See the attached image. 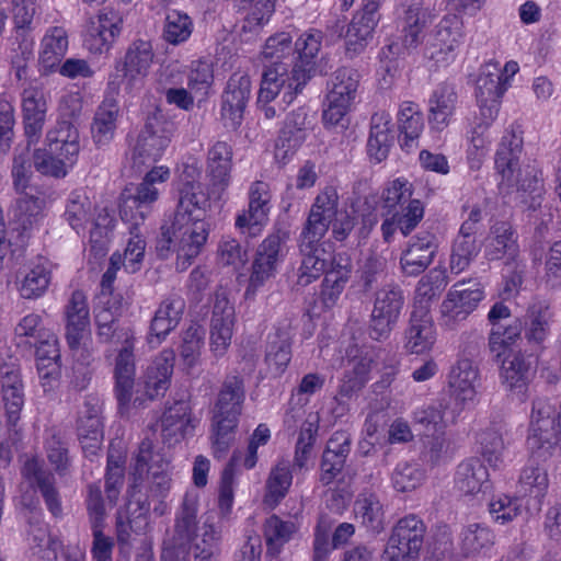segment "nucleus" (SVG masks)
<instances>
[{
    "mask_svg": "<svg viewBox=\"0 0 561 561\" xmlns=\"http://www.w3.org/2000/svg\"><path fill=\"white\" fill-rule=\"evenodd\" d=\"M320 37H297L293 45L290 37H267L262 50L265 59L286 58L297 54L301 65H295L289 71L282 61L266 66L262 75L257 102L270 103L283 91V100L290 104L310 79L309 70L304 68L312 62L320 51Z\"/></svg>",
    "mask_w": 561,
    "mask_h": 561,
    "instance_id": "nucleus-1",
    "label": "nucleus"
},
{
    "mask_svg": "<svg viewBox=\"0 0 561 561\" xmlns=\"http://www.w3.org/2000/svg\"><path fill=\"white\" fill-rule=\"evenodd\" d=\"M131 465L130 497H137L141 515L150 508V500H162L169 494L172 486L170 461L161 448L150 439L144 438L134 456Z\"/></svg>",
    "mask_w": 561,
    "mask_h": 561,
    "instance_id": "nucleus-2",
    "label": "nucleus"
},
{
    "mask_svg": "<svg viewBox=\"0 0 561 561\" xmlns=\"http://www.w3.org/2000/svg\"><path fill=\"white\" fill-rule=\"evenodd\" d=\"M208 195L203 184H187L178 186V202L173 216L175 232L182 237V255L197 256L208 238V227L203 220Z\"/></svg>",
    "mask_w": 561,
    "mask_h": 561,
    "instance_id": "nucleus-3",
    "label": "nucleus"
},
{
    "mask_svg": "<svg viewBox=\"0 0 561 561\" xmlns=\"http://www.w3.org/2000/svg\"><path fill=\"white\" fill-rule=\"evenodd\" d=\"M522 153V136L506 131L494 158L496 174L500 176L499 188L505 194L514 190L534 193L540 188L537 169L530 163L520 164Z\"/></svg>",
    "mask_w": 561,
    "mask_h": 561,
    "instance_id": "nucleus-4",
    "label": "nucleus"
},
{
    "mask_svg": "<svg viewBox=\"0 0 561 561\" xmlns=\"http://www.w3.org/2000/svg\"><path fill=\"white\" fill-rule=\"evenodd\" d=\"M359 87L357 70L342 67L328 84L327 103L322 113L325 126L339 125L355 103Z\"/></svg>",
    "mask_w": 561,
    "mask_h": 561,
    "instance_id": "nucleus-5",
    "label": "nucleus"
},
{
    "mask_svg": "<svg viewBox=\"0 0 561 561\" xmlns=\"http://www.w3.org/2000/svg\"><path fill=\"white\" fill-rule=\"evenodd\" d=\"M404 305V291L398 284H387L376 290L369 317V334L374 340L389 336L399 322Z\"/></svg>",
    "mask_w": 561,
    "mask_h": 561,
    "instance_id": "nucleus-6",
    "label": "nucleus"
},
{
    "mask_svg": "<svg viewBox=\"0 0 561 561\" xmlns=\"http://www.w3.org/2000/svg\"><path fill=\"white\" fill-rule=\"evenodd\" d=\"M426 533L422 519L408 515L397 522L392 528L381 561H410L417 557Z\"/></svg>",
    "mask_w": 561,
    "mask_h": 561,
    "instance_id": "nucleus-7",
    "label": "nucleus"
},
{
    "mask_svg": "<svg viewBox=\"0 0 561 561\" xmlns=\"http://www.w3.org/2000/svg\"><path fill=\"white\" fill-rule=\"evenodd\" d=\"M511 83L501 79L500 62L490 60L481 66L476 81V99L479 112L476 116L495 121L501 100Z\"/></svg>",
    "mask_w": 561,
    "mask_h": 561,
    "instance_id": "nucleus-8",
    "label": "nucleus"
},
{
    "mask_svg": "<svg viewBox=\"0 0 561 561\" xmlns=\"http://www.w3.org/2000/svg\"><path fill=\"white\" fill-rule=\"evenodd\" d=\"M483 298L480 283L461 280L448 291L440 306L442 325L454 330L457 324L468 318Z\"/></svg>",
    "mask_w": 561,
    "mask_h": 561,
    "instance_id": "nucleus-9",
    "label": "nucleus"
},
{
    "mask_svg": "<svg viewBox=\"0 0 561 561\" xmlns=\"http://www.w3.org/2000/svg\"><path fill=\"white\" fill-rule=\"evenodd\" d=\"M283 238L278 233H273L257 247L244 293L245 299H254L257 290L275 276L277 264L283 259Z\"/></svg>",
    "mask_w": 561,
    "mask_h": 561,
    "instance_id": "nucleus-10",
    "label": "nucleus"
},
{
    "mask_svg": "<svg viewBox=\"0 0 561 561\" xmlns=\"http://www.w3.org/2000/svg\"><path fill=\"white\" fill-rule=\"evenodd\" d=\"M219 541V531L214 526L205 524L202 537L193 545L164 539L160 561H191L192 552L196 561H216Z\"/></svg>",
    "mask_w": 561,
    "mask_h": 561,
    "instance_id": "nucleus-11",
    "label": "nucleus"
},
{
    "mask_svg": "<svg viewBox=\"0 0 561 561\" xmlns=\"http://www.w3.org/2000/svg\"><path fill=\"white\" fill-rule=\"evenodd\" d=\"M245 400L244 378L230 373L224 378L213 408V420L239 423Z\"/></svg>",
    "mask_w": 561,
    "mask_h": 561,
    "instance_id": "nucleus-12",
    "label": "nucleus"
},
{
    "mask_svg": "<svg viewBox=\"0 0 561 561\" xmlns=\"http://www.w3.org/2000/svg\"><path fill=\"white\" fill-rule=\"evenodd\" d=\"M119 92V82L110 81L107 93L96 107L91 124V134L98 147L108 145L115 136L121 108L116 95Z\"/></svg>",
    "mask_w": 561,
    "mask_h": 561,
    "instance_id": "nucleus-13",
    "label": "nucleus"
},
{
    "mask_svg": "<svg viewBox=\"0 0 561 561\" xmlns=\"http://www.w3.org/2000/svg\"><path fill=\"white\" fill-rule=\"evenodd\" d=\"M322 238H312L305 232L299 237V251L301 263L297 271V284L308 286L318 279L331 265V254L325 251L321 243Z\"/></svg>",
    "mask_w": 561,
    "mask_h": 561,
    "instance_id": "nucleus-14",
    "label": "nucleus"
},
{
    "mask_svg": "<svg viewBox=\"0 0 561 561\" xmlns=\"http://www.w3.org/2000/svg\"><path fill=\"white\" fill-rule=\"evenodd\" d=\"M152 60V44L149 39L138 38L129 46L122 66V82L128 93L142 88Z\"/></svg>",
    "mask_w": 561,
    "mask_h": 561,
    "instance_id": "nucleus-15",
    "label": "nucleus"
},
{
    "mask_svg": "<svg viewBox=\"0 0 561 561\" xmlns=\"http://www.w3.org/2000/svg\"><path fill=\"white\" fill-rule=\"evenodd\" d=\"M251 93V80L245 73H233L222 94L221 119L226 127L237 129Z\"/></svg>",
    "mask_w": 561,
    "mask_h": 561,
    "instance_id": "nucleus-16",
    "label": "nucleus"
},
{
    "mask_svg": "<svg viewBox=\"0 0 561 561\" xmlns=\"http://www.w3.org/2000/svg\"><path fill=\"white\" fill-rule=\"evenodd\" d=\"M159 191L152 184L142 180L135 190L126 187L121 194L119 215L123 221L140 226L151 210V205L158 201Z\"/></svg>",
    "mask_w": 561,
    "mask_h": 561,
    "instance_id": "nucleus-17",
    "label": "nucleus"
},
{
    "mask_svg": "<svg viewBox=\"0 0 561 561\" xmlns=\"http://www.w3.org/2000/svg\"><path fill=\"white\" fill-rule=\"evenodd\" d=\"M339 194L335 187L327 186L314 198L301 232L312 238H323L333 219L340 214Z\"/></svg>",
    "mask_w": 561,
    "mask_h": 561,
    "instance_id": "nucleus-18",
    "label": "nucleus"
},
{
    "mask_svg": "<svg viewBox=\"0 0 561 561\" xmlns=\"http://www.w3.org/2000/svg\"><path fill=\"white\" fill-rule=\"evenodd\" d=\"M437 251L436 238L424 231L412 237L400 256V267L407 276H417L433 262Z\"/></svg>",
    "mask_w": 561,
    "mask_h": 561,
    "instance_id": "nucleus-19",
    "label": "nucleus"
},
{
    "mask_svg": "<svg viewBox=\"0 0 561 561\" xmlns=\"http://www.w3.org/2000/svg\"><path fill=\"white\" fill-rule=\"evenodd\" d=\"M21 473L32 486L39 491L49 513L56 518L61 517V496L56 486L54 474L46 470L36 458L27 459L22 467Z\"/></svg>",
    "mask_w": 561,
    "mask_h": 561,
    "instance_id": "nucleus-20",
    "label": "nucleus"
},
{
    "mask_svg": "<svg viewBox=\"0 0 561 561\" xmlns=\"http://www.w3.org/2000/svg\"><path fill=\"white\" fill-rule=\"evenodd\" d=\"M135 342L122 346L115 357L114 365V393L118 410L124 413L128 410L133 397L136 376Z\"/></svg>",
    "mask_w": 561,
    "mask_h": 561,
    "instance_id": "nucleus-21",
    "label": "nucleus"
},
{
    "mask_svg": "<svg viewBox=\"0 0 561 561\" xmlns=\"http://www.w3.org/2000/svg\"><path fill=\"white\" fill-rule=\"evenodd\" d=\"M478 381L479 368L470 358H459L451 367L448 376V386L453 399L461 408L474 404Z\"/></svg>",
    "mask_w": 561,
    "mask_h": 561,
    "instance_id": "nucleus-22",
    "label": "nucleus"
},
{
    "mask_svg": "<svg viewBox=\"0 0 561 561\" xmlns=\"http://www.w3.org/2000/svg\"><path fill=\"white\" fill-rule=\"evenodd\" d=\"M551 456L552 455L538 457L535 456L533 451H529L528 461L522 469L517 481L518 496H529L534 499L538 508H540L542 500L549 488L547 468H545L540 462L547 461Z\"/></svg>",
    "mask_w": 561,
    "mask_h": 561,
    "instance_id": "nucleus-23",
    "label": "nucleus"
},
{
    "mask_svg": "<svg viewBox=\"0 0 561 561\" xmlns=\"http://www.w3.org/2000/svg\"><path fill=\"white\" fill-rule=\"evenodd\" d=\"M66 340L71 350H77L90 333V312L87 296L75 290L65 307Z\"/></svg>",
    "mask_w": 561,
    "mask_h": 561,
    "instance_id": "nucleus-24",
    "label": "nucleus"
},
{
    "mask_svg": "<svg viewBox=\"0 0 561 561\" xmlns=\"http://www.w3.org/2000/svg\"><path fill=\"white\" fill-rule=\"evenodd\" d=\"M36 367L44 392L56 390L61 377V364L58 341L53 334H47L36 347Z\"/></svg>",
    "mask_w": 561,
    "mask_h": 561,
    "instance_id": "nucleus-25",
    "label": "nucleus"
},
{
    "mask_svg": "<svg viewBox=\"0 0 561 561\" xmlns=\"http://www.w3.org/2000/svg\"><path fill=\"white\" fill-rule=\"evenodd\" d=\"M24 131L30 144L39 139L46 121L47 104L42 88L28 85L22 92Z\"/></svg>",
    "mask_w": 561,
    "mask_h": 561,
    "instance_id": "nucleus-26",
    "label": "nucleus"
},
{
    "mask_svg": "<svg viewBox=\"0 0 561 561\" xmlns=\"http://www.w3.org/2000/svg\"><path fill=\"white\" fill-rule=\"evenodd\" d=\"M185 309L181 295L172 293L159 304L150 324L149 343L160 344L180 323Z\"/></svg>",
    "mask_w": 561,
    "mask_h": 561,
    "instance_id": "nucleus-27",
    "label": "nucleus"
},
{
    "mask_svg": "<svg viewBox=\"0 0 561 561\" xmlns=\"http://www.w3.org/2000/svg\"><path fill=\"white\" fill-rule=\"evenodd\" d=\"M194 428L195 420L192 416V409L185 401L175 402L162 414V437L169 445L180 443L186 436L193 435Z\"/></svg>",
    "mask_w": 561,
    "mask_h": 561,
    "instance_id": "nucleus-28",
    "label": "nucleus"
},
{
    "mask_svg": "<svg viewBox=\"0 0 561 561\" xmlns=\"http://www.w3.org/2000/svg\"><path fill=\"white\" fill-rule=\"evenodd\" d=\"M350 451L351 435L345 431L334 432L322 456L320 481L323 484H330L342 472Z\"/></svg>",
    "mask_w": 561,
    "mask_h": 561,
    "instance_id": "nucleus-29",
    "label": "nucleus"
},
{
    "mask_svg": "<svg viewBox=\"0 0 561 561\" xmlns=\"http://www.w3.org/2000/svg\"><path fill=\"white\" fill-rule=\"evenodd\" d=\"M232 147L222 140L216 141L207 152L206 173L214 193H222L230 183Z\"/></svg>",
    "mask_w": 561,
    "mask_h": 561,
    "instance_id": "nucleus-30",
    "label": "nucleus"
},
{
    "mask_svg": "<svg viewBox=\"0 0 561 561\" xmlns=\"http://www.w3.org/2000/svg\"><path fill=\"white\" fill-rule=\"evenodd\" d=\"M436 331L427 312L412 311L404 335V348L411 354H423L432 350Z\"/></svg>",
    "mask_w": 561,
    "mask_h": 561,
    "instance_id": "nucleus-31",
    "label": "nucleus"
},
{
    "mask_svg": "<svg viewBox=\"0 0 561 561\" xmlns=\"http://www.w3.org/2000/svg\"><path fill=\"white\" fill-rule=\"evenodd\" d=\"M77 431L82 449L90 455H95L103 438L100 407L96 400L84 402L83 410L79 413Z\"/></svg>",
    "mask_w": 561,
    "mask_h": 561,
    "instance_id": "nucleus-32",
    "label": "nucleus"
},
{
    "mask_svg": "<svg viewBox=\"0 0 561 561\" xmlns=\"http://www.w3.org/2000/svg\"><path fill=\"white\" fill-rule=\"evenodd\" d=\"M352 273V262L344 254L332 256L331 266L322 282L321 299L325 307H333L343 293Z\"/></svg>",
    "mask_w": 561,
    "mask_h": 561,
    "instance_id": "nucleus-33",
    "label": "nucleus"
},
{
    "mask_svg": "<svg viewBox=\"0 0 561 561\" xmlns=\"http://www.w3.org/2000/svg\"><path fill=\"white\" fill-rule=\"evenodd\" d=\"M458 104L456 87L443 82L436 87L428 100V121L437 129L449 125Z\"/></svg>",
    "mask_w": 561,
    "mask_h": 561,
    "instance_id": "nucleus-34",
    "label": "nucleus"
},
{
    "mask_svg": "<svg viewBox=\"0 0 561 561\" xmlns=\"http://www.w3.org/2000/svg\"><path fill=\"white\" fill-rule=\"evenodd\" d=\"M79 138L78 128L71 122L62 119L47 131L45 145L53 153L76 162L80 151Z\"/></svg>",
    "mask_w": 561,
    "mask_h": 561,
    "instance_id": "nucleus-35",
    "label": "nucleus"
},
{
    "mask_svg": "<svg viewBox=\"0 0 561 561\" xmlns=\"http://www.w3.org/2000/svg\"><path fill=\"white\" fill-rule=\"evenodd\" d=\"M174 353L164 350L147 368L145 375V393L149 399H156L165 393L170 387L173 373Z\"/></svg>",
    "mask_w": 561,
    "mask_h": 561,
    "instance_id": "nucleus-36",
    "label": "nucleus"
},
{
    "mask_svg": "<svg viewBox=\"0 0 561 561\" xmlns=\"http://www.w3.org/2000/svg\"><path fill=\"white\" fill-rule=\"evenodd\" d=\"M553 312L543 301L530 305L525 314L524 335L531 345L540 346L551 332Z\"/></svg>",
    "mask_w": 561,
    "mask_h": 561,
    "instance_id": "nucleus-37",
    "label": "nucleus"
},
{
    "mask_svg": "<svg viewBox=\"0 0 561 561\" xmlns=\"http://www.w3.org/2000/svg\"><path fill=\"white\" fill-rule=\"evenodd\" d=\"M494 121L481 116H474L471 128L468 131L469 146L467 149V162L471 171H478L482 167L491 145L489 129Z\"/></svg>",
    "mask_w": 561,
    "mask_h": 561,
    "instance_id": "nucleus-38",
    "label": "nucleus"
},
{
    "mask_svg": "<svg viewBox=\"0 0 561 561\" xmlns=\"http://www.w3.org/2000/svg\"><path fill=\"white\" fill-rule=\"evenodd\" d=\"M485 254L489 260L507 257L515 262L518 255L517 233L508 222H496L491 228Z\"/></svg>",
    "mask_w": 561,
    "mask_h": 561,
    "instance_id": "nucleus-39",
    "label": "nucleus"
},
{
    "mask_svg": "<svg viewBox=\"0 0 561 561\" xmlns=\"http://www.w3.org/2000/svg\"><path fill=\"white\" fill-rule=\"evenodd\" d=\"M393 142L391 116L386 112H378L371 116L370 134L367 142L368 154L377 162L383 161Z\"/></svg>",
    "mask_w": 561,
    "mask_h": 561,
    "instance_id": "nucleus-40",
    "label": "nucleus"
},
{
    "mask_svg": "<svg viewBox=\"0 0 561 561\" xmlns=\"http://www.w3.org/2000/svg\"><path fill=\"white\" fill-rule=\"evenodd\" d=\"M456 488L463 494H477L489 488V472L478 458L460 462L455 474Z\"/></svg>",
    "mask_w": 561,
    "mask_h": 561,
    "instance_id": "nucleus-41",
    "label": "nucleus"
},
{
    "mask_svg": "<svg viewBox=\"0 0 561 561\" xmlns=\"http://www.w3.org/2000/svg\"><path fill=\"white\" fill-rule=\"evenodd\" d=\"M197 508V496L195 494L186 493L183 497L181 507L176 513L173 534L168 539L190 545L194 543L193 540H199L196 538Z\"/></svg>",
    "mask_w": 561,
    "mask_h": 561,
    "instance_id": "nucleus-42",
    "label": "nucleus"
},
{
    "mask_svg": "<svg viewBox=\"0 0 561 561\" xmlns=\"http://www.w3.org/2000/svg\"><path fill=\"white\" fill-rule=\"evenodd\" d=\"M2 402L8 422L15 425L24 405V386L19 370H7L2 374Z\"/></svg>",
    "mask_w": 561,
    "mask_h": 561,
    "instance_id": "nucleus-43",
    "label": "nucleus"
},
{
    "mask_svg": "<svg viewBox=\"0 0 561 561\" xmlns=\"http://www.w3.org/2000/svg\"><path fill=\"white\" fill-rule=\"evenodd\" d=\"M168 145L169 139L154 131L152 126L147 124L140 131L133 149L134 164L142 165L148 162L157 161L162 156Z\"/></svg>",
    "mask_w": 561,
    "mask_h": 561,
    "instance_id": "nucleus-44",
    "label": "nucleus"
},
{
    "mask_svg": "<svg viewBox=\"0 0 561 561\" xmlns=\"http://www.w3.org/2000/svg\"><path fill=\"white\" fill-rule=\"evenodd\" d=\"M293 483V473L288 460H279L270 471L265 483L264 503L277 506L287 495Z\"/></svg>",
    "mask_w": 561,
    "mask_h": 561,
    "instance_id": "nucleus-45",
    "label": "nucleus"
},
{
    "mask_svg": "<svg viewBox=\"0 0 561 561\" xmlns=\"http://www.w3.org/2000/svg\"><path fill=\"white\" fill-rule=\"evenodd\" d=\"M354 514L368 531L378 534L383 529V510L376 494L360 493L354 503Z\"/></svg>",
    "mask_w": 561,
    "mask_h": 561,
    "instance_id": "nucleus-46",
    "label": "nucleus"
},
{
    "mask_svg": "<svg viewBox=\"0 0 561 561\" xmlns=\"http://www.w3.org/2000/svg\"><path fill=\"white\" fill-rule=\"evenodd\" d=\"M505 430L502 425H492L484 428L478 435L480 454L483 459L493 468H500L504 461Z\"/></svg>",
    "mask_w": 561,
    "mask_h": 561,
    "instance_id": "nucleus-47",
    "label": "nucleus"
},
{
    "mask_svg": "<svg viewBox=\"0 0 561 561\" xmlns=\"http://www.w3.org/2000/svg\"><path fill=\"white\" fill-rule=\"evenodd\" d=\"M297 530L298 527L294 522L283 520L275 514L266 518L263 525V536L267 554H278L284 545L293 538Z\"/></svg>",
    "mask_w": 561,
    "mask_h": 561,
    "instance_id": "nucleus-48",
    "label": "nucleus"
},
{
    "mask_svg": "<svg viewBox=\"0 0 561 561\" xmlns=\"http://www.w3.org/2000/svg\"><path fill=\"white\" fill-rule=\"evenodd\" d=\"M16 198L13 217L20 227L26 231L32 229L43 218L45 199L39 194H33L24 191L19 193Z\"/></svg>",
    "mask_w": 561,
    "mask_h": 561,
    "instance_id": "nucleus-49",
    "label": "nucleus"
},
{
    "mask_svg": "<svg viewBox=\"0 0 561 561\" xmlns=\"http://www.w3.org/2000/svg\"><path fill=\"white\" fill-rule=\"evenodd\" d=\"M398 123L404 136L401 146L409 150L415 145L424 128L423 114L419 105L411 101L402 102L398 112Z\"/></svg>",
    "mask_w": 561,
    "mask_h": 561,
    "instance_id": "nucleus-50",
    "label": "nucleus"
},
{
    "mask_svg": "<svg viewBox=\"0 0 561 561\" xmlns=\"http://www.w3.org/2000/svg\"><path fill=\"white\" fill-rule=\"evenodd\" d=\"M501 378L511 390L523 392L530 380V364L520 353H513L502 362Z\"/></svg>",
    "mask_w": 561,
    "mask_h": 561,
    "instance_id": "nucleus-51",
    "label": "nucleus"
},
{
    "mask_svg": "<svg viewBox=\"0 0 561 561\" xmlns=\"http://www.w3.org/2000/svg\"><path fill=\"white\" fill-rule=\"evenodd\" d=\"M447 285L445 275L439 271H431L424 275L416 285L414 304L419 313L427 312L431 301L436 299Z\"/></svg>",
    "mask_w": 561,
    "mask_h": 561,
    "instance_id": "nucleus-52",
    "label": "nucleus"
},
{
    "mask_svg": "<svg viewBox=\"0 0 561 561\" xmlns=\"http://www.w3.org/2000/svg\"><path fill=\"white\" fill-rule=\"evenodd\" d=\"M182 237L180 232H175L173 227V220L169 227L161 228V234L157 240L156 250L158 256L161 259H168L169 255L175 250L176 251V268L179 271H185L196 256H183L182 255Z\"/></svg>",
    "mask_w": 561,
    "mask_h": 561,
    "instance_id": "nucleus-53",
    "label": "nucleus"
},
{
    "mask_svg": "<svg viewBox=\"0 0 561 561\" xmlns=\"http://www.w3.org/2000/svg\"><path fill=\"white\" fill-rule=\"evenodd\" d=\"M92 208L90 198L84 193L76 191L69 195L64 216L70 227L80 233L91 220Z\"/></svg>",
    "mask_w": 561,
    "mask_h": 561,
    "instance_id": "nucleus-54",
    "label": "nucleus"
},
{
    "mask_svg": "<svg viewBox=\"0 0 561 561\" xmlns=\"http://www.w3.org/2000/svg\"><path fill=\"white\" fill-rule=\"evenodd\" d=\"M204 330L196 325H191L182 333L179 354L186 368L198 365L204 347Z\"/></svg>",
    "mask_w": 561,
    "mask_h": 561,
    "instance_id": "nucleus-55",
    "label": "nucleus"
},
{
    "mask_svg": "<svg viewBox=\"0 0 561 561\" xmlns=\"http://www.w3.org/2000/svg\"><path fill=\"white\" fill-rule=\"evenodd\" d=\"M30 146L31 144L27 141V146L16 148L14 151L11 175L14 190L18 193H23L27 190L33 174L34 160Z\"/></svg>",
    "mask_w": 561,
    "mask_h": 561,
    "instance_id": "nucleus-56",
    "label": "nucleus"
},
{
    "mask_svg": "<svg viewBox=\"0 0 561 561\" xmlns=\"http://www.w3.org/2000/svg\"><path fill=\"white\" fill-rule=\"evenodd\" d=\"M34 168L43 175L54 178H64L68 173V168L76 162L67 160L65 157L57 156L48 147L36 149L33 152Z\"/></svg>",
    "mask_w": 561,
    "mask_h": 561,
    "instance_id": "nucleus-57",
    "label": "nucleus"
},
{
    "mask_svg": "<svg viewBox=\"0 0 561 561\" xmlns=\"http://www.w3.org/2000/svg\"><path fill=\"white\" fill-rule=\"evenodd\" d=\"M494 543L492 530L482 524H471L462 533L461 549L467 556L478 554Z\"/></svg>",
    "mask_w": 561,
    "mask_h": 561,
    "instance_id": "nucleus-58",
    "label": "nucleus"
},
{
    "mask_svg": "<svg viewBox=\"0 0 561 561\" xmlns=\"http://www.w3.org/2000/svg\"><path fill=\"white\" fill-rule=\"evenodd\" d=\"M125 477V457L121 453L110 450L105 473V492L107 500L115 504Z\"/></svg>",
    "mask_w": 561,
    "mask_h": 561,
    "instance_id": "nucleus-59",
    "label": "nucleus"
},
{
    "mask_svg": "<svg viewBox=\"0 0 561 561\" xmlns=\"http://www.w3.org/2000/svg\"><path fill=\"white\" fill-rule=\"evenodd\" d=\"M268 213L267 208L249 202L248 208L237 215L234 226L241 233L256 237L268 222Z\"/></svg>",
    "mask_w": 561,
    "mask_h": 561,
    "instance_id": "nucleus-60",
    "label": "nucleus"
},
{
    "mask_svg": "<svg viewBox=\"0 0 561 561\" xmlns=\"http://www.w3.org/2000/svg\"><path fill=\"white\" fill-rule=\"evenodd\" d=\"M412 195L413 185L407 179H396L389 182L382 192V209L388 213H393V210L413 201Z\"/></svg>",
    "mask_w": 561,
    "mask_h": 561,
    "instance_id": "nucleus-61",
    "label": "nucleus"
},
{
    "mask_svg": "<svg viewBox=\"0 0 561 561\" xmlns=\"http://www.w3.org/2000/svg\"><path fill=\"white\" fill-rule=\"evenodd\" d=\"M423 469L413 462H400L391 474V482L398 492H411L424 481Z\"/></svg>",
    "mask_w": 561,
    "mask_h": 561,
    "instance_id": "nucleus-62",
    "label": "nucleus"
},
{
    "mask_svg": "<svg viewBox=\"0 0 561 561\" xmlns=\"http://www.w3.org/2000/svg\"><path fill=\"white\" fill-rule=\"evenodd\" d=\"M50 283V271L44 264L33 266L23 277L20 286L21 296L25 299L41 297Z\"/></svg>",
    "mask_w": 561,
    "mask_h": 561,
    "instance_id": "nucleus-63",
    "label": "nucleus"
},
{
    "mask_svg": "<svg viewBox=\"0 0 561 561\" xmlns=\"http://www.w3.org/2000/svg\"><path fill=\"white\" fill-rule=\"evenodd\" d=\"M291 359V347L287 339L275 336L268 342L265 362L271 373L280 376L287 368Z\"/></svg>",
    "mask_w": 561,
    "mask_h": 561,
    "instance_id": "nucleus-64",
    "label": "nucleus"
}]
</instances>
